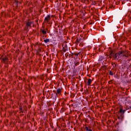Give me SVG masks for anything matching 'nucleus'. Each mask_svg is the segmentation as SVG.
Here are the masks:
<instances>
[{
  "label": "nucleus",
  "instance_id": "2eb2a0df",
  "mask_svg": "<svg viewBox=\"0 0 131 131\" xmlns=\"http://www.w3.org/2000/svg\"><path fill=\"white\" fill-rule=\"evenodd\" d=\"M85 129H86V131H89L90 129H89V127H85Z\"/></svg>",
  "mask_w": 131,
  "mask_h": 131
},
{
  "label": "nucleus",
  "instance_id": "1a4fd4ad",
  "mask_svg": "<svg viewBox=\"0 0 131 131\" xmlns=\"http://www.w3.org/2000/svg\"><path fill=\"white\" fill-rule=\"evenodd\" d=\"M45 42H46L47 43V42H49L50 41V39H46L44 40Z\"/></svg>",
  "mask_w": 131,
  "mask_h": 131
},
{
  "label": "nucleus",
  "instance_id": "7ed1b4c3",
  "mask_svg": "<svg viewBox=\"0 0 131 131\" xmlns=\"http://www.w3.org/2000/svg\"><path fill=\"white\" fill-rule=\"evenodd\" d=\"M125 112V110H123L122 108H120L119 113H120L121 116H122L123 114H124Z\"/></svg>",
  "mask_w": 131,
  "mask_h": 131
},
{
  "label": "nucleus",
  "instance_id": "f8f14e48",
  "mask_svg": "<svg viewBox=\"0 0 131 131\" xmlns=\"http://www.w3.org/2000/svg\"><path fill=\"white\" fill-rule=\"evenodd\" d=\"M42 33L43 34H46L47 32L45 30H42Z\"/></svg>",
  "mask_w": 131,
  "mask_h": 131
},
{
  "label": "nucleus",
  "instance_id": "423d86ee",
  "mask_svg": "<svg viewBox=\"0 0 131 131\" xmlns=\"http://www.w3.org/2000/svg\"><path fill=\"white\" fill-rule=\"evenodd\" d=\"M91 83H92V79H89L88 81V82H87V85H91Z\"/></svg>",
  "mask_w": 131,
  "mask_h": 131
},
{
  "label": "nucleus",
  "instance_id": "f257e3e1",
  "mask_svg": "<svg viewBox=\"0 0 131 131\" xmlns=\"http://www.w3.org/2000/svg\"><path fill=\"white\" fill-rule=\"evenodd\" d=\"M110 56V58H114V59H117L118 57V53L114 54L111 52Z\"/></svg>",
  "mask_w": 131,
  "mask_h": 131
},
{
  "label": "nucleus",
  "instance_id": "0eeeda50",
  "mask_svg": "<svg viewBox=\"0 0 131 131\" xmlns=\"http://www.w3.org/2000/svg\"><path fill=\"white\" fill-rule=\"evenodd\" d=\"M26 25L27 27H30V26H31V23L28 21L26 24Z\"/></svg>",
  "mask_w": 131,
  "mask_h": 131
},
{
  "label": "nucleus",
  "instance_id": "f3484780",
  "mask_svg": "<svg viewBox=\"0 0 131 131\" xmlns=\"http://www.w3.org/2000/svg\"><path fill=\"white\" fill-rule=\"evenodd\" d=\"M50 126H51V127H54L53 126V125H52L51 124V122L50 123Z\"/></svg>",
  "mask_w": 131,
  "mask_h": 131
},
{
  "label": "nucleus",
  "instance_id": "f03ea898",
  "mask_svg": "<svg viewBox=\"0 0 131 131\" xmlns=\"http://www.w3.org/2000/svg\"><path fill=\"white\" fill-rule=\"evenodd\" d=\"M2 62L4 63V64H8L9 62V59H8V57H7V56H5V57L2 58Z\"/></svg>",
  "mask_w": 131,
  "mask_h": 131
},
{
  "label": "nucleus",
  "instance_id": "6ab92c4d",
  "mask_svg": "<svg viewBox=\"0 0 131 131\" xmlns=\"http://www.w3.org/2000/svg\"><path fill=\"white\" fill-rule=\"evenodd\" d=\"M67 50L65 48H63V52H66Z\"/></svg>",
  "mask_w": 131,
  "mask_h": 131
},
{
  "label": "nucleus",
  "instance_id": "b1692460",
  "mask_svg": "<svg viewBox=\"0 0 131 131\" xmlns=\"http://www.w3.org/2000/svg\"><path fill=\"white\" fill-rule=\"evenodd\" d=\"M89 131H93V130L89 129Z\"/></svg>",
  "mask_w": 131,
  "mask_h": 131
},
{
  "label": "nucleus",
  "instance_id": "a211bd4d",
  "mask_svg": "<svg viewBox=\"0 0 131 131\" xmlns=\"http://www.w3.org/2000/svg\"><path fill=\"white\" fill-rule=\"evenodd\" d=\"M123 57H127V56L126 55H125V54H123Z\"/></svg>",
  "mask_w": 131,
  "mask_h": 131
},
{
  "label": "nucleus",
  "instance_id": "5701e85b",
  "mask_svg": "<svg viewBox=\"0 0 131 131\" xmlns=\"http://www.w3.org/2000/svg\"><path fill=\"white\" fill-rule=\"evenodd\" d=\"M78 64V63H76L75 64V66H77V64Z\"/></svg>",
  "mask_w": 131,
  "mask_h": 131
},
{
  "label": "nucleus",
  "instance_id": "4be33fe9",
  "mask_svg": "<svg viewBox=\"0 0 131 131\" xmlns=\"http://www.w3.org/2000/svg\"><path fill=\"white\" fill-rule=\"evenodd\" d=\"M125 1V2H128L129 0H124Z\"/></svg>",
  "mask_w": 131,
  "mask_h": 131
},
{
  "label": "nucleus",
  "instance_id": "9b49d317",
  "mask_svg": "<svg viewBox=\"0 0 131 131\" xmlns=\"http://www.w3.org/2000/svg\"><path fill=\"white\" fill-rule=\"evenodd\" d=\"M57 94H61V89H57Z\"/></svg>",
  "mask_w": 131,
  "mask_h": 131
},
{
  "label": "nucleus",
  "instance_id": "39448f33",
  "mask_svg": "<svg viewBox=\"0 0 131 131\" xmlns=\"http://www.w3.org/2000/svg\"><path fill=\"white\" fill-rule=\"evenodd\" d=\"M76 42L77 43H80V42H81V38H77L76 40Z\"/></svg>",
  "mask_w": 131,
  "mask_h": 131
},
{
  "label": "nucleus",
  "instance_id": "a878e982",
  "mask_svg": "<svg viewBox=\"0 0 131 131\" xmlns=\"http://www.w3.org/2000/svg\"><path fill=\"white\" fill-rule=\"evenodd\" d=\"M52 98H53V97H51V99H52Z\"/></svg>",
  "mask_w": 131,
  "mask_h": 131
},
{
  "label": "nucleus",
  "instance_id": "412c9836",
  "mask_svg": "<svg viewBox=\"0 0 131 131\" xmlns=\"http://www.w3.org/2000/svg\"><path fill=\"white\" fill-rule=\"evenodd\" d=\"M122 55H123V54H124V51H122Z\"/></svg>",
  "mask_w": 131,
  "mask_h": 131
},
{
  "label": "nucleus",
  "instance_id": "aec40b11",
  "mask_svg": "<svg viewBox=\"0 0 131 131\" xmlns=\"http://www.w3.org/2000/svg\"><path fill=\"white\" fill-rule=\"evenodd\" d=\"M86 0H81V2H85Z\"/></svg>",
  "mask_w": 131,
  "mask_h": 131
},
{
  "label": "nucleus",
  "instance_id": "393cba45",
  "mask_svg": "<svg viewBox=\"0 0 131 131\" xmlns=\"http://www.w3.org/2000/svg\"><path fill=\"white\" fill-rule=\"evenodd\" d=\"M80 46H82V44H81V43H80Z\"/></svg>",
  "mask_w": 131,
  "mask_h": 131
},
{
  "label": "nucleus",
  "instance_id": "20e7f679",
  "mask_svg": "<svg viewBox=\"0 0 131 131\" xmlns=\"http://www.w3.org/2000/svg\"><path fill=\"white\" fill-rule=\"evenodd\" d=\"M49 20H50V15H48V16L45 18V21L48 22Z\"/></svg>",
  "mask_w": 131,
  "mask_h": 131
},
{
  "label": "nucleus",
  "instance_id": "9d476101",
  "mask_svg": "<svg viewBox=\"0 0 131 131\" xmlns=\"http://www.w3.org/2000/svg\"><path fill=\"white\" fill-rule=\"evenodd\" d=\"M104 60V57H100L99 59V61H103Z\"/></svg>",
  "mask_w": 131,
  "mask_h": 131
},
{
  "label": "nucleus",
  "instance_id": "dca6fc26",
  "mask_svg": "<svg viewBox=\"0 0 131 131\" xmlns=\"http://www.w3.org/2000/svg\"><path fill=\"white\" fill-rule=\"evenodd\" d=\"M50 103H51V104H54V103H55V101H53V102H52V101H50Z\"/></svg>",
  "mask_w": 131,
  "mask_h": 131
},
{
  "label": "nucleus",
  "instance_id": "ddd939ff",
  "mask_svg": "<svg viewBox=\"0 0 131 131\" xmlns=\"http://www.w3.org/2000/svg\"><path fill=\"white\" fill-rule=\"evenodd\" d=\"M112 66L113 67H114V68H115V67H116V63H112Z\"/></svg>",
  "mask_w": 131,
  "mask_h": 131
},
{
  "label": "nucleus",
  "instance_id": "6e6552de",
  "mask_svg": "<svg viewBox=\"0 0 131 131\" xmlns=\"http://www.w3.org/2000/svg\"><path fill=\"white\" fill-rule=\"evenodd\" d=\"M120 55H122V51H119V53H118V59H119V56H120Z\"/></svg>",
  "mask_w": 131,
  "mask_h": 131
},
{
  "label": "nucleus",
  "instance_id": "4468645a",
  "mask_svg": "<svg viewBox=\"0 0 131 131\" xmlns=\"http://www.w3.org/2000/svg\"><path fill=\"white\" fill-rule=\"evenodd\" d=\"M109 74L110 75H111L112 76H113V73L111 72V71H109Z\"/></svg>",
  "mask_w": 131,
  "mask_h": 131
}]
</instances>
